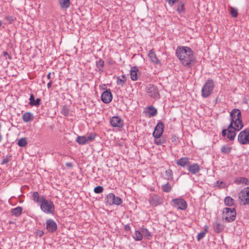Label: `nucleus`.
<instances>
[{"mask_svg":"<svg viewBox=\"0 0 249 249\" xmlns=\"http://www.w3.org/2000/svg\"><path fill=\"white\" fill-rule=\"evenodd\" d=\"M176 55L182 65L188 68L192 67L196 60L192 49L186 46H180L177 48Z\"/></svg>","mask_w":249,"mask_h":249,"instance_id":"nucleus-1","label":"nucleus"},{"mask_svg":"<svg viewBox=\"0 0 249 249\" xmlns=\"http://www.w3.org/2000/svg\"><path fill=\"white\" fill-rule=\"evenodd\" d=\"M230 117L231 121L234 122V130L235 131L240 130L243 127L240 110L236 108L233 109L230 113Z\"/></svg>","mask_w":249,"mask_h":249,"instance_id":"nucleus-2","label":"nucleus"},{"mask_svg":"<svg viewBox=\"0 0 249 249\" xmlns=\"http://www.w3.org/2000/svg\"><path fill=\"white\" fill-rule=\"evenodd\" d=\"M41 210L45 213L47 214H53L54 212V206L53 202L46 199V198L42 200L40 204Z\"/></svg>","mask_w":249,"mask_h":249,"instance_id":"nucleus-3","label":"nucleus"},{"mask_svg":"<svg viewBox=\"0 0 249 249\" xmlns=\"http://www.w3.org/2000/svg\"><path fill=\"white\" fill-rule=\"evenodd\" d=\"M214 89L213 80L209 79L204 85L201 89V95L204 98L208 97L212 93Z\"/></svg>","mask_w":249,"mask_h":249,"instance_id":"nucleus-4","label":"nucleus"},{"mask_svg":"<svg viewBox=\"0 0 249 249\" xmlns=\"http://www.w3.org/2000/svg\"><path fill=\"white\" fill-rule=\"evenodd\" d=\"M239 203L242 205L249 204V187L242 190L239 193Z\"/></svg>","mask_w":249,"mask_h":249,"instance_id":"nucleus-5","label":"nucleus"},{"mask_svg":"<svg viewBox=\"0 0 249 249\" xmlns=\"http://www.w3.org/2000/svg\"><path fill=\"white\" fill-rule=\"evenodd\" d=\"M146 91L149 96L154 99L160 98V93L157 87L153 84H149L146 88Z\"/></svg>","mask_w":249,"mask_h":249,"instance_id":"nucleus-6","label":"nucleus"},{"mask_svg":"<svg viewBox=\"0 0 249 249\" xmlns=\"http://www.w3.org/2000/svg\"><path fill=\"white\" fill-rule=\"evenodd\" d=\"M171 205L173 207L178 210H185L187 207V203L182 198H175L171 201Z\"/></svg>","mask_w":249,"mask_h":249,"instance_id":"nucleus-7","label":"nucleus"},{"mask_svg":"<svg viewBox=\"0 0 249 249\" xmlns=\"http://www.w3.org/2000/svg\"><path fill=\"white\" fill-rule=\"evenodd\" d=\"M238 141L242 144H249V127L240 132Z\"/></svg>","mask_w":249,"mask_h":249,"instance_id":"nucleus-8","label":"nucleus"},{"mask_svg":"<svg viewBox=\"0 0 249 249\" xmlns=\"http://www.w3.org/2000/svg\"><path fill=\"white\" fill-rule=\"evenodd\" d=\"M223 213H225L226 214L225 220L227 222H231L235 220L236 215V213L235 209L225 208L224 209Z\"/></svg>","mask_w":249,"mask_h":249,"instance_id":"nucleus-9","label":"nucleus"},{"mask_svg":"<svg viewBox=\"0 0 249 249\" xmlns=\"http://www.w3.org/2000/svg\"><path fill=\"white\" fill-rule=\"evenodd\" d=\"M106 199L107 202L109 205H120L123 203L122 199L118 196H116L113 193H109L107 196Z\"/></svg>","mask_w":249,"mask_h":249,"instance_id":"nucleus-10","label":"nucleus"},{"mask_svg":"<svg viewBox=\"0 0 249 249\" xmlns=\"http://www.w3.org/2000/svg\"><path fill=\"white\" fill-rule=\"evenodd\" d=\"M149 202L153 206H157L163 203L162 197L157 195H153L150 196Z\"/></svg>","mask_w":249,"mask_h":249,"instance_id":"nucleus-11","label":"nucleus"},{"mask_svg":"<svg viewBox=\"0 0 249 249\" xmlns=\"http://www.w3.org/2000/svg\"><path fill=\"white\" fill-rule=\"evenodd\" d=\"M164 130V124L162 122H159L155 128L153 136L155 138H160Z\"/></svg>","mask_w":249,"mask_h":249,"instance_id":"nucleus-12","label":"nucleus"},{"mask_svg":"<svg viewBox=\"0 0 249 249\" xmlns=\"http://www.w3.org/2000/svg\"><path fill=\"white\" fill-rule=\"evenodd\" d=\"M112 99V94L110 89L104 91L101 95V100L105 104L110 103Z\"/></svg>","mask_w":249,"mask_h":249,"instance_id":"nucleus-13","label":"nucleus"},{"mask_svg":"<svg viewBox=\"0 0 249 249\" xmlns=\"http://www.w3.org/2000/svg\"><path fill=\"white\" fill-rule=\"evenodd\" d=\"M110 123L113 127L121 128L123 126V121L117 116L112 117L110 120Z\"/></svg>","mask_w":249,"mask_h":249,"instance_id":"nucleus-14","label":"nucleus"},{"mask_svg":"<svg viewBox=\"0 0 249 249\" xmlns=\"http://www.w3.org/2000/svg\"><path fill=\"white\" fill-rule=\"evenodd\" d=\"M46 229L48 231L53 232L57 229V224L53 220L48 219L46 221Z\"/></svg>","mask_w":249,"mask_h":249,"instance_id":"nucleus-15","label":"nucleus"},{"mask_svg":"<svg viewBox=\"0 0 249 249\" xmlns=\"http://www.w3.org/2000/svg\"><path fill=\"white\" fill-rule=\"evenodd\" d=\"M187 169L191 174L195 175L199 172L200 168L197 163H193L192 164H189Z\"/></svg>","mask_w":249,"mask_h":249,"instance_id":"nucleus-16","label":"nucleus"},{"mask_svg":"<svg viewBox=\"0 0 249 249\" xmlns=\"http://www.w3.org/2000/svg\"><path fill=\"white\" fill-rule=\"evenodd\" d=\"M189 163V159L186 157H182L176 161V163L182 167L188 166Z\"/></svg>","mask_w":249,"mask_h":249,"instance_id":"nucleus-17","label":"nucleus"},{"mask_svg":"<svg viewBox=\"0 0 249 249\" xmlns=\"http://www.w3.org/2000/svg\"><path fill=\"white\" fill-rule=\"evenodd\" d=\"M150 60L155 64H160V61L157 58L155 52L153 50H150L148 54Z\"/></svg>","mask_w":249,"mask_h":249,"instance_id":"nucleus-18","label":"nucleus"},{"mask_svg":"<svg viewBox=\"0 0 249 249\" xmlns=\"http://www.w3.org/2000/svg\"><path fill=\"white\" fill-rule=\"evenodd\" d=\"M139 71L136 67H133L130 71V77L132 80L136 81L138 78Z\"/></svg>","mask_w":249,"mask_h":249,"instance_id":"nucleus-19","label":"nucleus"},{"mask_svg":"<svg viewBox=\"0 0 249 249\" xmlns=\"http://www.w3.org/2000/svg\"><path fill=\"white\" fill-rule=\"evenodd\" d=\"M33 199L35 202L39 203L40 204L42 200L45 198L43 196H40L37 192H35L32 194Z\"/></svg>","mask_w":249,"mask_h":249,"instance_id":"nucleus-20","label":"nucleus"},{"mask_svg":"<svg viewBox=\"0 0 249 249\" xmlns=\"http://www.w3.org/2000/svg\"><path fill=\"white\" fill-rule=\"evenodd\" d=\"M29 104L32 106H38L40 104L41 100L40 98L35 99L33 94H31L29 98Z\"/></svg>","mask_w":249,"mask_h":249,"instance_id":"nucleus-21","label":"nucleus"},{"mask_svg":"<svg viewBox=\"0 0 249 249\" xmlns=\"http://www.w3.org/2000/svg\"><path fill=\"white\" fill-rule=\"evenodd\" d=\"M213 228L216 233H219L224 230V226L220 223L215 222L213 223Z\"/></svg>","mask_w":249,"mask_h":249,"instance_id":"nucleus-22","label":"nucleus"},{"mask_svg":"<svg viewBox=\"0 0 249 249\" xmlns=\"http://www.w3.org/2000/svg\"><path fill=\"white\" fill-rule=\"evenodd\" d=\"M33 114L29 112L24 113L22 116L23 121L26 123L31 121L33 119Z\"/></svg>","mask_w":249,"mask_h":249,"instance_id":"nucleus-23","label":"nucleus"},{"mask_svg":"<svg viewBox=\"0 0 249 249\" xmlns=\"http://www.w3.org/2000/svg\"><path fill=\"white\" fill-rule=\"evenodd\" d=\"M60 7L62 9H67L71 5L70 0H58Z\"/></svg>","mask_w":249,"mask_h":249,"instance_id":"nucleus-24","label":"nucleus"},{"mask_svg":"<svg viewBox=\"0 0 249 249\" xmlns=\"http://www.w3.org/2000/svg\"><path fill=\"white\" fill-rule=\"evenodd\" d=\"M126 76L125 75L123 74L121 76H119L117 78V84L118 85H120V86H121L122 87H123L126 83Z\"/></svg>","mask_w":249,"mask_h":249,"instance_id":"nucleus-25","label":"nucleus"},{"mask_svg":"<svg viewBox=\"0 0 249 249\" xmlns=\"http://www.w3.org/2000/svg\"><path fill=\"white\" fill-rule=\"evenodd\" d=\"M22 211V208L19 206L11 210L12 215H14L16 217L19 216L21 214Z\"/></svg>","mask_w":249,"mask_h":249,"instance_id":"nucleus-26","label":"nucleus"},{"mask_svg":"<svg viewBox=\"0 0 249 249\" xmlns=\"http://www.w3.org/2000/svg\"><path fill=\"white\" fill-rule=\"evenodd\" d=\"M234 200L231 196H227L224 199V203L227 206H231L234 204Z\"/></svg>","mask_w":249,"mask_h":249,"instance_id":"nucleus-27","label":"nucleus"},{"mask_svg":"<svg viewBox=\"0 0 249 249\" xmlns=\"http://www.w3.org/2000/svg\"><path fill=\"white\" fill-rule=\"evenodd\" d=\"M76 142L79 144L83 145L87 143V139L86 136H78L76 139Z\"/></svg>","mask_w":249,"mask_h":249,"instance_id":"nucleus-28","label":"nucleus"},{"mask_svg":"<svg viewBox=\"0 0 249 249\" xmlns=\"http://www.w3.org/2000/svg\"><path fill=\"white\" fill-rule=\"evenodd\" d=\"M133 237L135 241H141L142 239V235L141 230L140 231H135V233L133 236Z\"/></svg>","mask_w":249,"mask_h":249,"instance_id":"nucleus-29","label":"nucleus"},{"mask_svg":"<svg viewBox=\"0 0 249 249\" xmlns=\"http://www.w3.org/2000/svg\"><path fill=\"white\" fill-rule=\"evenodd\" d=\"M142 237L144 236L147 239H149L151 237V234L147 229L142 228L141 229Z\"/></svg>","mask_w":249,"mask_h":249,"instance_id":"nucleus-30","label":"nucleus"},{"mask_svg":"<svg viewBox=\"0 0 249 249\" xmlns=\"http://www.w3.org/2000/svg\"><path fill=\"white\" fill-rule=\"evenodd\" d=\"M229 11L231 16L232 18H236L238 16V10L236 8L230 7L229 8Z\"/></svg>","mask_w":249,"mask_h":249,"instance_id":"nucleus-31","label":"nucleus"},{"mask_svg":"<svg viewBox=\"0 0 249 249\" xmlns=\"http://www.w3.org/2000/svg\"><path fill=\"white\" fill-rule=\"evenodd\" d=\"M157 114V109L153 106H150L148 107V114L151 116H155Z\"/></svg>","mask_w":249,"mask_h":249,"instance_id":"nucleus-32","label":"nucleus"},{"mask_svg":"<svg viewBox=\"0 0 249 249\" xmlns=\"http://www.w3.org/2000/svg\"><path fill=\"white\" fill-rule=\"evenodd\" d=\"M236 133L234 130H229L228 131V133L227 135V138H229L230 140L233 141L235 137Z\"/></svg>","mask_w":249,"mask_h":249,"instance_id":"nucleus-33","label":"nucleus"},{"mask_svg":"<svg viewBox=\"0 0 249 249\" xmlns=\"http://www.w3.org/2000/svg\"><path fill=\"white\" fill-rule=\"evenodd\" d=\"M231 148L227 145L222 146L221 149V152L225 154H229L231 152Z\"/></svg>","mask_w":249,"mask_h":249,"instance_id":"nucleus-34","label":"nucleus"},{"mask_svg":"<svg viewBox=\"0 0 249 249\" xmlns=\"http://www.w3.org/2000/svg\"><path fill=\"white\" fill-rule=\"evenodd\" d=\"M165 178L168 180H171L173 179V173L172 171L169 169L166 170L165 172Z\"/></svg>","mask_w":249,"mask_h":249,"instance_id":"nucleus-35","label":"nucleus"},{"mask_svg":"<svg viewBox=\"0 0 249 249\" xmlns=\"http://www.w3.org/2000/svg\"><path fill=\"white\" fill-rule=\"evenodd\" d=\"M18 146L20 147H25L27 144L26 138H20L18 141Z\"/></svg>","mask_w":249,"mask_h":249,"instance_id":"nucleus-36","label":"nucleus"},{"mask_svg":"<svg viewBox=\"0 0 249 249\" xmlns=\"http://www.w3.org/2000/svg\"><path fill=\"white\" fill-rule=\"evenodd\" d=\"M162 189L163 192L166 193H169L171 190V186L169 183H167L166 184H164L162 186Z\"/></svg>","mask_w":249,"mask_h":249,"instance_id":"nucleus-37","label":"nucleus"},{"mask_svg":"<svg viewBox=\"0 0 249 249\" xmlns=\"http://www.w3.org/2000/svg\"><path fill=\"white\" fill-rule=\"evenodd\" d=\"M177 10L179 13L184 12L185 11L184 3L182 2H180L178 5Z\"/></svg>","mask_w":249,"mask_h":249,"instance_id":"nucleus-38","label":"nucleus"},{"mask_svg":"<svg viewBox=\"0 0 249 249\" xmlns=\"http://www.w3.org/2000/svg\"><path fill=\"white\" fill-rule=\"evenodd\" d=\"M238 182L239 183H243L246 185L249 184V179L246 178H240L238 179Z\"/></svg>","mask_w":249,"mask_h":249,"instance_id":"nucleus-39","label":"nucleus"},{"mask_svg":"<svg viewBox=\"0 0 249 249\" xmlns=\"http://www.w3.org/2000/svg\"><path fill=\"white\" fill-rule=\"evenodd\" d=\"M104 188L102 186H96L94 189V192L96 194H100L103 192Z\"/></svg>","mask_w":249,"mask_h":249,"instance_id":"nucleus-40","label":"nucleus"},{"mask_svg":"<svg viewBox=\"0 0 249 249\" xmlns=\"http://www.w3.org/2000/svg\"><path fill=\"white\" fill-rule=\"evenodd\" d=\"M86 138L87 139V143H89V142L92 141L94 140L95 135L94 134L90 133L88 136H86Z\"/></svg>","mask_w":249,"mask_h":249,"instance_id":"nucleus-41","label":"nucleus"},{"mask_svg":"<svg viewBox=\"0 0 249 249\" xmlns=\"http://www.w3.org/2000/svg\"><path fill=\"white\" fill-rule=\"evenodd\" d=\"M164 140L163 139L160 138H155L154 142L158 145L162 144L164 142Z\"/></svg>","mask_w":249,"mask_h":249,"instance_id":"nucleus-42","label":"nucleus"},{"mask_svg":"<svg viewBox=\"0 0 249 249\" xmlns=\"http://www.w3.org/2000/svg\"><path fill=\"white\" fill-rule=\"evenodd\" d=\"M206 234V231H202L198 233L197 235V240L198 241H200L202 239Z\"/></svg>","mask_w":249,"mask_h":249,"instance_id":"nucleus-43","label":"nucleus"},{"mask_svg":"<svg viewBox=\"0 0 249 249\" xmlns=\"http://www.w3.org/2000/svg\"><path fill=\"white\" fill-rule=\"evenodd\" d=\"M61 113L65 116L68 115L69 113V110L68 107L66 106H64L62 109Z\"/></svg>","mask_w":249,"mask_h":249,"instance_id":"nucleus-44","label":"nucleus"},{"mask_svg":"<svg viewBox=\"0 0 249 249\" xmlns=\"http://www.w3.org/2000/svg\"><path fill=\"white\" fill-rule=\"evenodd\" d=\"M10 156L9 157L7 156L6 157L3 158L1 162V164H5L8 163L10 161Z\"/></svg>","mask_w":249,"mask_h":249,"instance_id":"nucleus-45","label":"nucleus"},{"mask_svg":"<svg viewBox=\"0 0 249 249\" xmlns=\"http://www.w3.org/2000/svg\"><path fill=\"white\" fill-rule=\"evenodd\" d=\"M104 61L101 59H100L99 61H98L96 62L97 66L98 68H102L104 66Z\"/></svg>","mask_w":249,"mask_h":249,"instance_id":"nucleus-46","label":"nucleus"},{"mask_svg":"<svg viewBox=\"0 0 249 249\" xmlns=\"http://www.w3.org/2000/svg\"><path fill=\"white\" fill-rule=\"evenodd\" d=\"M234 122H232V121H231V123L229 124V125L228 127L227 130H232V129H234Z\"/></svg>","mask_w":249,"mask_h":249,"instance_id":"nucleus-47","label":"nucleus"},{"mask_svg":"<svg viewBox=\"0 0 249 249\" xmlns=\"http://www.w3.org/2000/svg\"><path fill=\"white\" fill-rule=\"evenodd\" d=\"M36 235L41 237L44 234V231L42 230H37L36 232Z\"/></svg>","mask_w":249,"mask_h":249,"instance_id":"nucleus-48","label":"nucleus"},{"mask_svg":"<svg viewBox=\"0 0 249 249\" xmlns=\"http://www.w3.org/2000/svg\"><path fill=\"white\" fill-rule=\"evenodd\" d=\"M169 5H172L175 2L178 0H166Z\"/></svg>","mask_w":249,"mask_h":249,"instance_id":"nucleus-49","label":"nucleus"},{"mask_svg":"<svg viewBox=\"0 0 249 249\" xmlns=\"http://www.w3.org/2000/svg\"><path fill=\"white\" fill-rule=\"evenodd\" d=\"M227 132H228V130L227 129H224L222 130V134L223 136H225L227 135Z\"/></svg>","mask_w":249,"mask_h":249,"instance_id":"nucleus-50","label":"nucleus"},{"mask_svg":"<svg viewBox=\"0 0 249 249\" xmlns=\"http://www.w3.org/2000/svg\"><path fill=\"white\" fill-rule=\"evenodd\" d=\"M3 55L5 57L6 59L7 58V56H8L9 59H11V56L6 52L3 53Z\"/></svg>","mask_w":249,"mask_h":249,"instance_id":"nucleus-51","label":"nucleus"},{"mask_svg":"<svg viewBox=\"0 0 249 249\" xmlns=\"http://www.w3.org/2000/svg\"><path fill=\"white\" fill-rule=\"evenodd\" d=\"M52 82L50 81L48 84H47V87L48 88H50L52 87Z\"/></svg>","mask_w":249,"mask_h":249,"instance_id":"nucleus-52","label":"nucleus"},{"mask_svg":"<svg viewBox=\"0 0 249 249\" xmlns=\"http://www.w3.org/2000/svg\"><path fill=\"white\" fill-rule=\"evenodd\" d=\"M205 229L203 231H206V233L207 232L208 229V226H205L204 227Z\"/></svg>","mask_w":249,"mask_h":249,"instance_id":"nucleus-53","label":"nucleus"},{"mask_svg":"<svg viewBox=\"0 0 249 249\" xmlns=\"http://www.w3.org/2000/svg\"><path fill=\"white\" fill-rule=\"evenodd\" d=\"M51 72H49L47 75V77L48 78V79H50L51 78Z\"/></svg>","mask_w":249,"mask_h":249,"instance_id":"nucleus-54","label":"nucleus"},{"mask_svg":"<svg viewBox=\"0 0 249 249\" xmlns=\"http://www.w3.org/2000/svg\"><path fill=\"white\" fill-rule=\"evenodd\" d=\"M125 229L126 230H129L130 229V227L129 226H125Z\"/></svg>","mask_w":249,"mask_h":249,"instance_id":"nucleus-55","label":"nucleus"},{"mask_svg":"<svg viewBox=\"0 0 249 249\" xmlns=\"http://www.w3.org/2000/svg\"><path fill=\"white\" fill-rule=\"evenodd\" d=\"M67 166L71 167V163H68L66 164Z\"/></svg>","mask_w":249,"mask_h":249,"instance_id":"nucleus-56","label":"nucleus"},{"mask_svg":"<svg viewBox=\"0 0 249 249\" xmlns=\"http://www.w3.org/2000/svg\"><path fill=\"white\" fill-rule=\"evenodd\" d=\"M2 136L1 134H0V142L2 140Z\"/></svg>","mask_w":249,"mask_h":249,"instance_id":"nucleus-57","label":"nucleus"},{"mask_svg":"<svg viewBox=\"0 0 249 249\" xmlns=\"http://www.w3.org/2000/svg\"><path fill=\"white\" fill-rule=\"evenodd\" d=\"M2 25V22L0 20V27Z\"/></svg>","mask_w":249,"mask_h":249,"instance_id":"nucleus-58","label":"nucleus"}]
</instances>
